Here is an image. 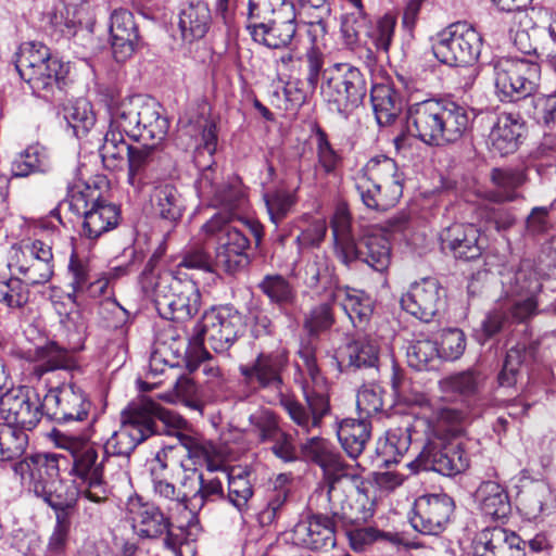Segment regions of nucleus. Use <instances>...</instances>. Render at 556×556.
<instances>
[{"label":"nucleus","mask_w":556,"mask_h":556,"mask_svg":"<svg viewBox=\"0 0 556 556\" xmlns=\"http://www.w3.org/2000/svg\"><path fill=\"white\" fill-rule=\"evenodd\" d=\"M110 38L114 59L124 62L137 50L140 41L135 17L127 9H116L110 16Z\"/></svg>","instance_id":"nucleus-24"},{"label":"nucleus","mask_w":556,"mask_h":556,"mask_svg":"<svg viewBox=\"0 0 556 556\" xmlns=\"http://www.w3.org/2000/svg\"><path fill=\"white\" fill-rule=\"evenodd\" d=\"M53 509L55 511L56 522L49 538L47 553L51 556H60L65 553L67 546L74 507Z\"/></svg>","instance_id":"nucleus-62"},{"label":"nucleus","mask_w":556,"mask_h":556,"mask_svg":"<svg viewBox=\"0 0 556 556\" xmlns=\"http://www.w3.org/2000/svg\"><path fill=\"white\" fill-rule=\"evenodd\" d=\"M484 383V376L475 369L451 375L440 380V388L445 393H454L463 396L477 394Z\"/></svg>","instance_id":"nucleus-55"},{"label":"nucleus","mask_w":556,"mask_h":556,"mask_svg":"<svg viewBox=\"0 0 556 556\" xmlns=\"http://www.w3.org/2000/svg\"><path fill=\"white\" fill-rule=\"evenodd\" d=\"M131 147L125 141L123 134L109 128L100 148V155L108 167H116L125 157L128 159Z\"/></svg>","instance_id":"nucleus-64"},{"label":"nucleus","mask_w":556,"mask_h":556,"mask_svg":"<svg viewBox=\"0 0 556 556\" xmlns=\"http://www.w3.org/2000/svg\"><path fill=\"white\" fill-rule=\"evenodd\" d=\"M184 472L180 485L190 492L187 504L190 513L195 514L206 503L224 498L223 483L218 478H204L195 469L185 470Z\"/></svg>","instance_id":"nucleus-28"},{"label":"nucleus","mask_w":556,"mask_h":556,"mask_svg":"<svg viewBox=\"0 0 556 556\" xmlns=\"http://www.w3.org/2000/svg\"><path fill=\"white\" fill-rule=\"evenodd\" d=\"M354 180L363 204L375 212L394 207L403 194L404 174L396 162L386 155L371 157Z\"/></svg>","instance_id":"nucleus-2"},{"label":"nucleus","mask_w":556,"mask_h":556,"mask_svg":"<svg viewBox=\"0 0 556 556\" xmlns=\"http://www.w3.org/2000/svg\"><path fill=\"white\" fill-rule=\"evenodd\" d=\"M321 93L331 109L348 116L364 101L367 80L351 63H333L323 72Z\"/></svg>","instance_id":"nucleus-5"},{"label":"nucleus","mask_w":556,"mask_h":556,"mask_svg":"<svg viewBox=\"0 0 556 556\" xmlns=\"http://www.w3.org/2000/svg\"><path fill=\"white\" fill-rule=\"evenodd\" d=\"M68 68L61 61H50L48 65L34 68L20 75L33 93L47 101H61L67 85Z\"/></svg>","instance_id":"nucleus-20"},{"label":"nucleus","mask_w":556,"mask_h":556,"mask_svg":"<svg viewBox=\"0 0 556 556\" xmlns=\"http://www.w3.org/2000/svg\"><path fill=\"white\" fill-rule=\"evenodd\" d=\"M258 289L279 306L291 305L296 298L294 288L281 275H266L258 283Z\"/></svg>","instance_id":"nucleus-59"},{"label":"nucleus","mask_w":556,"mask_h":556,"mask_svg":"<svg viewBox=\"0 0 556 556\" xmlns=\"http://www.w3.org/2000/svg\"><path fill=\"white\" fill-rule=\"evenodd\" d=\"M415 463L424 470H432L452 477L464 472L470 465V458L459 441L427 437Z\"/></svg>","instance_id":"nucleus-11"},{"label":"nucleus","mask_w":556,"mask_h":556,"mask_svg":"<svg viewBox=\"0 0 556 556\" xmlns=\"http://www.w3.org/2000/svg\"><path fill=\"white\" fill-rule=\"evenodd\" d=\"M67 206L83 219L80 235L89 240H96L116 228L121 220L119 207L105 200L97 187L87 185L72 191Z\"/></svg>","instance_id":"nucleus-6"},{"label":"nucleus","mask_w":556,"mask_h":556,"mask_svg":"<svg viewBox=\"0 0 556 556\" xmlns=\"http://www.w3.org/2000/svg\"><path fill=\"white\" fill-rule=\"evenodd\" d=\"M288 366V354L285 351L260 353L247 365H241L239 371L243 382L253 390H270L277 396L283 394L285 382L282 372Z\"/></svg>","instance_id":"nucleus-16"},{"label":"nucleus","mask_w":556,"mask_h":556,"mask_svg":"<svg viewBox=\"0 0 556 556\" xmlns=\"http://www.w3.org/2000/svg\"><path fill=\"white\" fill-rule=\"evenodd\" d=\"M330 226L334 241V252L338 258L341 260L344 255L346 256V252L351 253V248L357 241L352 230L351 214L344 205L336 208Z\"/></svg>","instance_id":"nucleus-48"},{"label":"nucleus","mask_w":556,"mask_h":556,"mask_svg":"<svg viewBox=\"0 0 556 556\" xmlns=\"http://www.w3.org/2000/svg\"><path fill=\"white\" fill-rule=\"evenodd\" d=\"M50 61H59L51 56L50 49L42 42L29 41L20 46L15 53V68L18 75L34 68L48 65Z\"/></svg>","instance_id":"nucleus-49"},{"label":"nucleus","mask_w":556,"mask_h":556,"mask_svg":"<svg viewBox=\"0 0 556 556\" xmlns=\"http://www.w3.org/2000/svg\"><path fill=\"white\" fill-rule=\"evenodd\" d=\"M67 448L73 456L72 473L81 480L78 493L90 502L102 504L109 500L111 495L109 479L127 478V471L121 464H117L119 470L111 472V468L115 466V460L108 457L103 450L100 458L99 446L71 440Z\"/></svg>","instance_id":"nucleus-3"},{"label":"nucleus","mask_w":556,"mask_h":556,"mask_svg":"<svg viewBox=\"0 0 556 556\" xmlns=\"http://www.w3.org/2000/svg\"><path fill=\"white\" fill-rule=\"evenodd\" d=\"M295 9L290 0H249L247 29Z\"/></svg>","instance_id":"nucleus-54"},{"label":"nucleus","mask_w":556,"mask_h":556,"mask_svg":"<svg viewBox=\"0 0 556 556\" xmlns=\"http://www.w3.org/2000/svg\"><path fill=\"white\" fill-rule=\"evenodd\" d=\"M522 124L511 114H501L489 135L490 149L504 156L514 153L519 144Z\"/></svg>","instance_id":"nucleus-37"},{"label":"nucleus","mask_w":556,"mask_h":556,"mask_svg":"<svg viewBox=\"0 0 556 556\" xmlns=\"http://www.w3.org/2000/svg\"><path fill=\"white\" fill-rule=\"evenodd\" d=\"M371 426L366 418H345L338 427V439L351 458H357L370 439Z\"/></svg>","instance_id":"nucleus-42"},{"label":"nucleus","mask_w":556,"mask_h":556,"mask_svg":"<svg viewBox=\"0 0 556 556\" xmlns=\"http://www.w3.org/2000/svg\"><path fill=\"white\" fill-rule=\"evenodd\" d=\"M63 116L76 137L85 136L96 123L91 103L85 98L75 99L64 105Z\"/></svg>","instance_id":"nucleus-51"},{"label":"nucleus","mask_w":556,"mask_h":556,"mask_svg":"<svg viewBox=\"0 0 556 556\" xmlns=\"http://www.w3.org/2000/svg\"><path fill=\"white\" fill-rule=\"evenodd\" d=\"M493 190L485 193V198L495 203L511 202L519 197L518 189L526 181V174L520 168L495 167L490 173Z\"/></svg>","instance_id":"nucleus-35"},{"label":"nucleus","mask_w":556,"mask_h":556,"mask_svg":"<svg viewBox=\"0 0 556 556\" xmlns=\"http://www.w3.org/2000/svg\"><path fill=\"white\" fill-rule=\"evenodd\" d=\"M122 421L139 431L143 440L165 431L166 428L181 429L187 426V420L179 414L166 409L159 402L147 396L129 403L122 413Z\"/></svg>","instance_id":"nucleus-10"},{"label":"nucleus","mask_w":556,"mask_h":556,"mask_svg":"<svg viewBox=\"0 0 556 556\" xmlns=\"http://www.w3.org/2000/svg\"><path fill=\"white\" fill-rule=\"evenodd\" d=\"M464 414L451 407H442L433 413L427 421V437L446 438L447 441H457L463 433Z\"/></svg>","instance_id":"nucleus-44"},{"label":"nucleus","mask_w":556,"mask_h":556,"mask_svg":"<svg viewBox=\"0 0 556 556\" xmlns=\"http://www.w3.org/2000/svg\"><path fill=\"white\" fill-rule=\"evenodd\" d=\"M127 516L135 533L144 539H161L165 547L176 551L177 542L170 533V517L154 503L142 497H130L127 502Z\"/></svg>","instance_id":"nucleus-13"},{"label":"nucleus","mask_w":556,"mask_h":556,"mask_svg":"<svg viewBox=\"0 0 556 556\" xmlns=\"http://www.w3.org/2000/svg\"><path fill=\"white\" fill-rule=\"evenodd\" d=\"M336 525L330 516L314 514L294 527L296 540L311 549H328L336 545Z\"/></svg>","instance_id":"nucleus-27"},{"label":"nucleus","mask_w":556,"mask_h":556,"mask_svg":"<svg viewBox=\"0 0 556 556\" xmlns=\"http://www.w3.org/2000/svg\"><path fill=\"white\" fill-rule=\"evenodd\" d=\"M441 130L437 147H444L460 140L470 128L467 109L455 102H443Z\"/></svg>","instance_id":"nucleus-36"},{"label":"nucleus","mask_w":556,"mask_h":556,"mask_svg":"<svg viewBox=\"0 0 556 556\" xmlns=\"http://www.w3.org/2000/svg\"><path fill=\"white\" fill-rule=\"evenodd\" d=\"M511 291L517 296L541 298L542 274L530 260L521 261L511 282Z\"/></svg>","instance_id":"nucleus-50"},{"label":"nucleus","mask_w":556,"mask_h":556,"mask_svg":"<svg viewBox=\"0 0 556 556\" xmlns=\"http://www.w3.org/2000/svg\"><path fill=\"white\" fill-rule=\"evenodd\" d=\"M443 102L426 100L408 108L406 115L408 131L428 146L437 147L438 144Z\"/></svg>","instance_id":"nucleus-21"},{"label":"nucleus","mask_w":556,"mask_h":556,"mask_svg":"<svg viewBox=\"0 0 556 556\" xmlns=\"http://www.w3.org/2000/svg\"><path fill=\"white\" fill-rule=\"evenodd\" d=\"M479 509L492 520L506 519L511 510L505 489L495 481H483L475 493Z\"/></svg>","instance_id":"nucleus-34"},{"label":"nucleus","mask_w":556,"mask_h":556,"mask_svg":"<svg viewBox=\"0 0 556 556\" xmlns=\"http://www.w3.org/2000/svg\"><path fill=\"white\" fill-rule=\"evenodd\" d=\"M402 308L419 320L429 323L445 304V292L437 278L413 282L400 300Z\"/></svg>","instance_id":"nucleus-17"},{"label":"nucleus","mask_w":556,"mask_h":556,"mask_svg":"<svg viewBox=\"0 0 556 556\" xmlns=\"http://www.w3.org/2000/svg\"><path fill=\"white\" fill-rule=\"evenodd\" d=\"M153 213L169 224L177 223L185 210L184 199L172 184H161L153 188L150 197Z\"/></svg>","instance_id":"nucleus-40"},{"label":"nucleus","mask_w":556,"mask_h":556,"mask_svg":"<svg viewBox=\"0 0 556 556\" xmlns=\"http://www.w3.org/2000/svg\"><path fill=\"white\" fill-rule=\"evenodd\" d=\"M172 342L168 343V349L172 351L175 363H172V366L179 365L180 359L185 363L186 368L189 372L197 371V368L200 366L201 361L208 356V352L204 349V346H197L195 344L190 342V338L186 339L180 337L179 334H173L170 337ZM167 344V341L163 343Z\"/></svg>","instance_id":"nucleus-52"},{"label":"nucleus","mask_w":556,"mask_h":556,"mask_svg":"<svg viewBox=\"0 0 556 556\" xmlns=\"http://www.w3.org/2000/svg\"><path fill=\"white\" fill-rule=\"evenodd\" d=\"M396 16L393 13H386L380 16L374 25L369 23L366 36L377 51L388 53L394 37Z\"/></svg>","instance_id":"nucleus-63"},{"label":"nucleus","mask_w":556,"mask_h":556,"mask_svg":"<svg viewBox=\"0 0 556 556\" xmlns=\"http://www.w3.org/2000/svg\"><path fill=\"white\" fill-rule=\"evenodd\" d=\"M454 510V502L446 494L419 496L409 518L413 528L424 534L438 535L444 531Z\"/></svg>","instance_id":"nucleus-18"},{"label":"nucleus","mask_w":556,"mask_h":556,"mask_svg":"<svg viewBox=\"0 0 556 556\" xmlns=\"http://www.w3.org/2000/svg\"><path fill=\"white\" fill-rule=\"evenodd\" d=\"M90 408L87 394L74 382L51 388L43 397L45 414L56 422L83 421Z\"/></svg>","instance_id":"nucleus-15"},{"label":"nucleus","mask_w":556,"mask_h":556,"mask_svg":"<svg viewBox=\"0 0 556 556\" xmlns=\"http://www.w3.org/2000/svg\"><path fill=\"white\" fill-rule=\"evenodd\" d=\"M136 122L141 132V136L136 139L137 141L161 142L166 137L169 127L167 118L160 113L159 104L144 97L141 99L140 114Z\"/></svg>","instance_id":"nucleus-41"},{"label":"nucleus","mask_w":556,"mask_h":556,"mask_svg":"<svg viewBox=\"0 0 556 556\" xmlns=\"http://www.w3.org/2000/svg\"><path fill=\"white\" fill-rule=\"evenodd\" d=\"M166 469V464L163 463L159 455L153 460L150 468L153 491L159 498L167 502V511L170 514L173 510H188L189 491L188 489L177 490L176 486L161 477V471Z\"/></svg>","instance_id":"nucleus-43"},{"label":"nucleus","mask_w":556,"mask_h":556,"mask_svg":"<svg viewBox=\"0 0 556 556\" xmlns=\"http://www.w3.org/2000/svg\"><path fill=\"white\" fill-rule=\"evenodd\" d=\"M409 429H395L389 431L383 442H379L377 453L384 466L399 462L409 448Z\"/></svg>","instance_id":"nucleus-58"},{"label":"nucleus","mask_w":556,"mask_h":556,"mask_svg":"<svg viewBox=\"0 0 556 556\" xmlns=\"http://www.w3.org/2000/svg\"><path fill=\"white\" fill-rule=\"evenodd\" d=\"M330 296L332 301L340 303L354 327H365L374 311V303L369 295L362 290L336 286L330 290Z\"/></svg>","instance_id":"nucleus-32"},{"label":"nucleus","mask_w":556,"mask_h":556,"mask_svg":"<svg viewBox=\"0 0 556 556\" xmlns=\"http://www.w3.org/2000/svg\"><path fill=\"white\" fill-rule=\"evenodd\" d=\"M536 348L532 344L517 343L511 346L497 375V382L501 388H513L522 378L523 367L528 366L534 358Z\"/></svg>","instance_id":"nucleus-38"},{"label":"nucleus","mask_w":556,"mask_h":556,"mask_svg":"<svg viewBox=\"0 0 556 556\" xmlns=\"http://www.w3.org/2000/svg\"><path fill=\"white\" fill-rule=\"evenodd\" d=\"M25 430L11 424H0V460L13 462L24 455L28 446Z\"/></svg>","instance_id":"nucleus-53"},{"label":"nucleus","mask_w":556,"mask_h":556,"mask_svg":"<svg viewBox=\"0 0 556 556\" xmlns=\"http://www.w3.org/2000/svg\"><path fill=\"white\" fill-rule=\"evenodd\" d=\"M226 477L228 478L227 498L243 515L249 510V501L253 496V486L249 476L244 472L235 473L232 470L226 473Z\"/></svg>","instance_id":"nucleus-61"},{"label":"nucleus","mask_w":556,"mask_h":556,"mask_svg":"<svg viewBox=\"0 0 556 556\" xmlns=\"http://www.w3.org/2000/svg\"><path fill=\"white\" fill-rule=\"evenodd\" d=\"M315 497L317 502L328 503V510L336 527L340 525L346 529L362 526L372 516L371 510L365 506V503H370L365 495L355 492L349 494L336 480L328 482L326 492L317 491Z\"/></svg>","instance_id":"nucleus-12"},{"label":"nucleus","mask_w":556,"mask_h":556,"mask_svg":"<svg viewBox=\"0 0 556 556\" xmlns=\"http://www.w3.org/2000/svg\"><path fill=\"white\" fill-rule=\"evenodd\" d=\"M370 100L380 126L391 125L403 109L401 94L390 84L374 85L370 90Z\"/></svg>","instance_id":"nucleus-39"},{"label":"nucleus","mask_w":556,"mask_h":556,"mask_svg":"<svg viewBox=\"0 0 556 556\" xmlns=\"http://www.w3.org/2000/svg\"><path fill=\"white\" fill-rule=\"evenodd\" d=\"M142 96H134L121 100L111 99L108 104L110 115L109 128L129 138L138 139L141 132L138 128V116L141 109Z\"/></svg>","instance_id":"nucleus-31"},{"label":"nucleus","mask_w":556,"mask_h":556,"mask_svg":"<svg viewBox=\"0 0 556 556\" xmlns=\"http://www.w3.org/2000/svg\"><path fill=\"white\" fill-rule=\"evenodd\" d=\"M31 359L34 365L30 375L37 379L51 371H72L77 368L74 355L55 342L37 346L33 352Z\"/></svg>","instance_id":"nucleus-30"},{"label":"nucleus","mask_w":556,"mask_h":556,"mask_svg":"<svg viewBox=\"0 0 556 556\" xmlns=\"http://www.w3.org/2000/svg\"><path fill=\"white\" fill-rule=\"evenodd\" d=\"M495 88L502 100L517 101L535 92L541 75L536 62L501 58L494 63Z\"/></svg>","instance_id":"nucleus-9"},{"label":"nucleus","mask_w":556,"mask_h":556,"mask_svg":"<svg viewBox=\"0 0 556 556\" xmlns=\"http://www.w3.org/2000/svg\"><path fill=\"white\" fill-rule=\"evenodd\" d=\"M49 167V157L46 148L34 144L21 152L12 163V175L27 177L37 172H45Z\"/></svg>","instance_id":"nucleus-56"},{"label":"nucleus","mask_w":556,"mask_h":556,"mask_svg":"<svg viewBox=\"0 0 556 556\" xmlns=\"http://www.w3.org/2000/svg\"><path fill=\"white\" fill-rule=\"evenodd\" d=\"M340 261L348 267L359 261L383 273L391 263L390 241L380 233L365 232L351 248V253L346 252V257L344 255Z\"/></svg>","instance_id":"nucleus-22"},{"label":"nucleus","mask_w":556,"mask_h":556,"mask_svg":"<svg viewBox=\"0 0 556 556\" xmlns=\"http://www.w3.org/2000/svg\"><path fill=\"white\" fill-rule=\"evenodd\" d=\"M159 143L155 141H143L139 147H131L128 154V181L137 187L141 184V174L144 169L152 167L161 159Z\"/></svg>","instance_id":"nucleus-46"},{"label":"nucleus","mask_w":556,"mask_h":556,"mask_svg":"<svg viewBox=\"0 0 556 556\" xmlns=\"http://www.w3.org/2000/svg\"><path fill=\"white\" fill-rule=\"evenodd\" d=\"M43 400L28 387L12 388L0 396V415L14 427L33 430L43 415Z\"/></svg>","instance_id":"nucleus-14"},{"label":"nucleus","mask_w":556,"mask_h":556,"mask_svg":"<svg viewBox=\"0 0 556 556\" xmlns=\"http://www.w3.org/2000/svg\"><path fill=\"white\" fill-rule=\"evenodd\" d=\"M303 455L318 465L327 475L329 482L346 476L348 465L337 447L328 440L314 435L302 444Z\"/></svg>","instance_id":"nucleus-26"},{"label":"nucleus","mask_w":556,"mask_h":556,"mask_svg":"<svg viewBox=\"0 0 556 556\" xmlns=\"http://www.w3.org/2000/svg\"><path fill=\"white\" fill-rule=\"evenodd\" d=\"M247 30L254 42L268 49H289L298 31L295 9Z\"/></svg>","instance_id":"nucleus-23"},{"label":"nucleus","mask_w":556,"mask_h":556,"mask_svg":"<svg viewBox=\"0 0 556 556\" xmlns=\"http://www.w3.org/2000/svg\"><path fill=\"white\" fill-rule=\"evenodd\" d=\"M336 302L331 300L329 292L323 302L315 304L304 314L303 328L309 336V340L317 339L334 325L333 304Z\"/></svg>","instance_id":"nucleus-47"},{"label":"nucleus","mask_w":556,"mask_h":556,"mask_svg":"<svg viewBox=\"0 0 556 556\" xmlns=\"http://www.w3.org/2000/svg\"><path fill=\"white\" fill-rule=\"evenodd\" d=\"M526 542L502 527L483 529L473 541V556H525Z\"/></svg>","instance_id":"nucleus-25"},{"label":"nucleus","mask_w":556,"mask_h":556,"mask_svg":"<svg viewBox=\"0 0 556 556\" xmlns=\"http://www.w3.org/2000/svg\"><path fill=\"white\" fill-rule=\"evenodd\" d=\"M263 199L270 220L277 226L293 210L298 202L296 191L286 188H274L264 193Z\"/></svg>","instance_id":"nucleus-57"},{"label":"nucleus","mask_w":556,"mask_h":556,"mask_svg":"<svg viewBox=\"0 0 556 556\" xmlns=\"http://www.w3.org/2000/svg\"><path fill=\"white\" fill-rule=\"evenodd\" d=\"M242 330V317L231 306L212 307L203 315L201 324H197L190 342L208 346L216 353L227 352L237 341Z\"/></svg>","instance_id":"nucleus-8"},{"label":"nucleus","mask_w":556,"mask_h":556,"mask_svg":"<svg viewBox=\"0 0 556 556\" xmlns=\"http://www.w3.org/2000/svg\"><path fill=\"white\" fill-rule=\"evenodd\" d=\"M481 48V35L466 22L448 25L435 36L432 43L437 60L448 66L472 64L478 60Z\"/></svg>","instance_id":"nucleus-7"},{"label":"nucleus","mask_w":556,"mask_h":556,"mask_svg":"<svg viewBox=\"0 0 556 556\" xmlns=\"http://www.w3.org/2000/svg\"><path fill=\"white\" fill-rule=\"evenodd\" d=\"M211 10L206 0H190L179 14L182 39L189 42L201 39L210 29Z\"/></svg>","instance_id":"nucleus-33"},{"label":"nucleus","mask_w":556,"mask_h":556,"mask_svg":"<svg viewBox=\"0 0 556 556\" xmlns=\"http://www.w3.org/2000/svg\"><path fill=\"white\" fill-rule=\"evenodd\" d=\"M440 358L439 346L431 340L417 341L407 351L408 365L419 371L437 368Z\"/></svg>","instance_id":"nucleus-60"},{"label":"nucleus","mask_w":556,"mask_h":556,"mask_svg":"<svg viewBox=\"0 0 556 556\" xmlns=\"http://www.w3.org/2000/svg\"><path fill=\"white\" fill-rule=\"evenodd\" d=\"M143 441V435L139 431L131 426H126L122 421L119 429L114 431L105 441L102 450L108 457L115 462L116 457H122L124 464L121 465L125 469V465L128 463L129 456Z\"/></svg>","instance_id":"nucleus-45"},{"label":"nucleus","mask_w":556,"mask_h":556,"mask_svg":"<svg viewBox=\"0 0 556 556\" xmlns=\"http://www.w3.org/2000/svg\"><path fill=\"white\" fill-rule=\"evenodd\" d=\"M142 291L153 300L163 318L175 321L184 323L193 318L202 303L200 290L193 280L168 270L159 276H144Z\"/></svg>","instance_id":"nucleus-1"},{"label":"nucleus","mask_w":556,"mask_h":556,"mask_svg":"<svg viewBox=\"0 0 556 556\" xmlns=\"http://www.w3.org/2000/svg\"><path fill=\"white\" fill-rule=\"evenodd\" d=\"M442 251L455 258L472 261L481 256L484 249L479 228L471 223H455L440 233Z\"/></svg>","instance_id":"nucleus-19"},{"label":"nucleus","mask_w":556,"mask_h":556,"mask_svg":"<svg viewBox=\"0 0 556 556\" xmlns=\"http://www.w3.org/2000/svg\"><path fill=\"white\" fill-rule=\"evenodd\" d=\"M60 456L39 453L14 465L22 479L29 477V490L51 508L74 507L78 492L60 478Z\"/></svg>","instance_id":"nucleus-4"},{"label":"nucleus","mask_w":556,"mask_h":556,"mask_svg":"<svg viewBox=\"0 0 556 556\" xmlns=\"http://www.w3.org/2000/svg\"><path fill=\"white\" fill-rule=\"evenodd\" d=\"M380 346L376 338L357 334L343 349L340 364L349 371L378 368Z\"/></svg>","instance_id":"nucleus-29"}]
</instances>
